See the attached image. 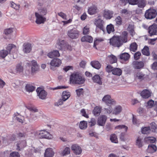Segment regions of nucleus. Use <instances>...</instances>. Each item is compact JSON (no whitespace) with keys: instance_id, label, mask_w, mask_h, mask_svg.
Here are the masks:
<instances>
[{"instance_id":"f257e3e1","label":"nucleus","mask_w":157,"mask_h":157,"mask_svg":"<svg viewBox=\"0 0 157 157\" xmlns=\"http://www.w3.org/2000/svg\"><path fill=\"white\" fill-rule=\"evenodd\" d=\"M122 36H113L110 39V44L114 47H119L123 42L127 41V33L124 31L122 33Z\"/></svg>"},{"instance_id":"f03ea898","label":"nucleus","mask_w":157,"mask_h":157,"mask_svg":"<svg viewBox=\"0 0 157 157\" xmlns=\"http://www.w3.org/2000/svg\"><path fill=\"white\" fill-rule=\"evenodd\" d=\"M50 3L49 0H38L37 11L35 13L44 16L46 15L48 13L47 7L49 6Z\"/></svg>"},{"instance_id":"7ed1b4c3","label":"nucleus","mask_w":157,"mask_h":157,"mask_svg":"<svg viewBox=\"0 0 157 157\" xmlns=\"http://www.w3.org/2000/svg\"><path fill=\"white\" fill-rule=\"evenodd\" d=\"M25 106L30 112V117L27 116L29 122H33L37 121L40 118V114L37 108L33 106L28 105Z\"/></svg>"},{"instance_id":"20e7f679","label":"nucleus","mask_w":157,"mask_h":157,"mask_svg":"<svg viewBox=\"0 0 157 157\" xmlns=\"http://www.w3.org/2000/svg\"><path fill=\"white\" fill-rule=\"evenodd\" d=\"M70 83L74 84H82L85 82L84 78L78 74L73 73L70 76Z\"/></svg>"},{"instance_id":"39448f33","label":"nucleus","mask_w":157,"mask_h":157,"mask_svg":"<svg viewBox=\"0 0 157 157\" xmlns=\"http://www.w3.org/2000/svg\"><path fill=\"white\" fill-rule=\"evenodd\" d=\"M6 49L8 53L13 56V58L17 57L18 47L16 45L12 44H9L7 45Z\"/></svg>"},{"instance_id":"423d86ee","label":"nucleus","mask_w":157,"mask_h":157,"mask_svg":"<svg viewBox=\"0 0 157 157\" xmlns=\"http://www.w3.org/2000/svg\"><path fill=\"white\" fill-rule=\"evenodd\" d=\"M157 15L156 11L152 9H149L145 12V17L147 19H151L155 18Z\"/></svg>"},{"instance_id":"0eeeda50","label":"nucleus","mask_w":157,"mask_h":157,"mask_svg":"<svg viewBox=\"0 0 157 157\" xmlns=\"http://www.w3.org/2000/svg\"><path fill=\"white\" fill-rule=\"evenodd\" d=\"M67 35L71 39H76L79 37V32L75 29H73L68 31Z\"/></svg>"},{"instance_id":"6e6552de","label":"nucleus","mask_w":157,"mask_h":157,"mask_svg":"<svg viewBox=\"0 0 157 157\" xmlns=\"http://www.w3.org/2000/svg\"><path fill=\"white\" fill-rule=\"evenodd\" d=\"M102 101L107 105H111L115 103V101L112 99L110 95H106L102 99Z\"/></svg>"},{"instance_id":"1a4fd4ad","label":"nucleus","mask_w":157,"mask_h":157,"mask_svg":"<svg viewBox=\"0 0 157 157\" xmlns=\"http://www.w3.org/2000/svg\"><path fill=\"white\" fill-rule=\"evenodd\" d=\"M36 18V22L38 24L44 23L46 21V18L44 15L35 13Z\"/></svg>"},{"instance_id":"9d476101","label":"nucleus","mask_w":157,"mask_h":157,"mask_svg":"<svg viewBox=\"0 0 157 157\" xmlns=\"http://www.w3.org/2000/svg\"><path fill=\"white\" fill-rule=\"evenodd\" d=\"M37 95L41 99H45L47 96V93L41 88H38L36 90Z\"/></svg>"},{"instance_id":"9b49d317","label":"nucleus","mask_w":157,"mask_h":157,"mask_svg":"<svg viewBox=\"0 0 157 157\" xmlns=\"http://www.w3.org/2000/svg\"><path fill=\"white\" fill-rule=\"evenodd\" d=\"M148 33L150 36L157 35V25L154 24L148 28Z\"/></svg>"},{"instance_id":"f8f14e48","label":"nucleus","mask_w":157,"mask_h":157,"mask_svg":"<svg viewBox=\"0 0 157 157\" xmlns=\"http://www.w3.org/2000/svg\"><path fill=\"white\" fill-rule=\"evenodd\" d=\"M145 62L143 61H134L133 62L132 65L133 67L136 69H141L144 67Z\"/></svg>"},{"instance_id":"ddd939ff","label":"nucleus","mask_w":157,"mask_h":157,"mask_svg":"<svg viewBox=\"0 0 157 157\" xmlns=\"http://www.w3.org/2000/svg\"><path fill=\"white\" fill-rule=\"evenodd\" d=\"M71 149L76 155H79L82 151L81 147L77 144H73L71 147Z\"/></svg>"},{"instance_id":"4468645a","label":"nucleus","mask_w":157,"mask_h":157,"mask_svg":"<svg viewBox=\"0 0 157 157\" xmlns=\"http://www.w3.org/2000/svg\"><path fill=\"white\" fill-rule=\"evenodd\" d=\"M61 63V61L58 58H55L52 59L50 63V68L52 69V67H58Z\"/></svg>"},{"instance_id":"2eb2a0df","label":"nucleus","mask_w":157,"mask_h":157,"mask_svg":"<svg viewBox=\"0 0 157 157\" xmlns=\"http://www.w3.org/2000/svg\"><path fill=\"white\" fill-rule=\"evenodd\" d=\"M107 118V117L105 115H102L101 116L98 118V124L101 126H104L105 124Z\"/></svg>"},{"instance_id":"dca6fc26","label":"nucleus","mask_w":157,"mask_h":157,"mask_svg":"<svg viewBox=\"0 0 157 157\" xmlns=\"http://www.w3.org/2000/svg\"><path fill=\"white\" fill-rule=\"evenodd\" d=\"M26 145V142L25 140H21L18 141L17 144V150L20 151L21 149L24 148Z\"/></svg>"},{"instance_id":"f3484780","label":"nucleus","mask_w":157,"mask_h":157,"mask_svg":"<svg viewBox=\"0 0 157 157\" xmlns=\"http://www.w3.org/2000/svg\"><path fill=\"white\" fill-rule=\"evenodd\" d=\"M31 44L29 43H25L23 45V51L25 53H29L32 49Z\"/></svg>"},{"instance_id":"a211bd4d","label":"nucleus","mask_w":157,"mask_h":157,"mask_svg":"<svg viewBox=\"0 0 157 157\" xmlns=\"http://www.w3.org/2000/svg\"><path fill=\"white\" fill-rule=\"evenodd\" d=\"M31 70L35 74L38 71L39 69V66L37 64L36 61L33 60L31 61Z\"/></svg>"},{"instance_id":"6ab92c4d","label":"nucleus","mask_w":157,"mask_h":157,"mask_svg":"<svg viewBox=\"0 0 157 157\" xmlns=\"http://www.w3.org/2000/svg\"><path fill=\"white\" fill-rule=\"evenodd\" d=\"M151 92L147 90H143L141 93L140 95L144 98H147L151 96Z\"/></svg>"},{"instance_id":"aec40b11","label":"nucleus","mask_w":157,"mask_h":157,"mask_svg":"<svg viewBox=\"0 0 157 157\" xmlns=\"http://www.w3.org/2000/svg\"><path fill=\"white\" fill-rule=\"evenodd\" d=\"M47 56L50 58H53L54 57H59L60 56V54L58 51L53 50L48 53Z\"/></svg>"},{"instance_id":"412c9836","label":"nucleus","mask_w":157,"mask_h":157,"mask_svg":"<svg viewBox=\"0 0 157 157\" xmlns=\"http://www.w3.org/2000/svg\"><path fill=\"white\" fill-rule=\"evenodd\" d=\"M145 75L142 72L137 71L135 72L134 74V77L136 79H139L142 80L144 79Z\"/></svg>"},{"instance_id":"4be33fe9","label":"nucleus","mask_w":157,"mask_h":157,"mask_svg":"<svg viewBox=\"0 0 157 157\" xmlns=\"http://www.w3.org/2000/svg\"><path fill=\"white\" fill-rule=\"evenodd\" d=\"M101 79V78L98 75H94L92 78L93 82L98 84L99 85H101L102 84Z\"/></svg>"},{"instance_id":"5701e85b","label":"nucleus","mask_w":157,"mask_h":157,"mask_svg":"<svg viewBox=\"0 0 157 157\" xmlns=\"http://www.w3.org/2000/svg\"><path fill=\"white\" fill-rule=\"evenodd\" d=\"M54 153L52 149L51 148L47 149L44 153V155L45 157H53L54 155Z\"/></svg>"},{"instance_id":"b1692460","label":"nucleus","mask_w":157,"mask_h":157,"mask_svg":"<svg viewBox=\"0 0 157 157\" xmlns=\"http://www.w3.org/2000/svg\"><path fill=\"white\" fill-rule=\"evenodd\" d=\"M103 23L104 22L103 21L100 19L97 20L95 22L96 26L104 32L103 26Z\"/></svg>"},{"instance_id":"393cba45","label":"nucleus","mask_w":157,"mask_h":157,"mask_svg":"<svg viewBox=\"0 0 157 157\" xmlns=\"http://www.w3.org/2000/svg\"><path fill=\"white\" fill-rule=\"evenodd\" d=\"M66 46V44L64 40H59L57 43L56 47L60 49H63L65 48Z\"/></svg>"},{"instance_id":"a878e982","label":"nucleus","mask_w":157,"mask_h":157,"mask_svg":"<svg viewBox=\"0 0 157 157\" xmlns=\"http://www.w3.org/2000/svg\"><path fill=\"white\" fill-rule=\"evenodd\" d=\"M40 135L43 137L48 139H51L52 138V136L50 133L46 131H43L40 132Z\"/></svg>"},{"instance_id":"bb28decb","label":"nucleus","mask_w":157,"mask_h":157,"mask_svg":"<svg viewBox=\"0 0 157 157\" xmlns=\"http://www.w3.org/2000/svg\"><path fill=\"white\" fill-rule=\"evenodd\" d=\"M98 11V9L95 6H93L89 7L88 10V13L90 15H93L96 13Z\"/></svg>"},{"instance_id":"cd10ccee","label":"nucleus","mask_w":157,"mask_h":157,"mask_svg":"<svg viewBox=\"0 0 157 157\" xmlns=\"http://www.w3.org/2000/svg\"><path fill=\"white\" fill-rule=\"evenodd\" d=\"M157 149L155 145L151 144L148 145L147 149V151L149 153H152L155 152Z\"/></svg>"},{"instance_id":"c85d7f7f","label":"nucleus","mask_w":157,"mask_h":157,"mask_svg":"<svg viewBox=\"0 0 157 157\" xmlns=\"http://www.w3.org/2000/svg\"><path fill=\"white\" fill-rule=\"evenodd\" d=\"M90 65L92 66L97 69H99L101 67L100 63L97 61H93L90 62Z\"/></svg>"},{"instance_id":"c756f323","label":"nucleus","mask_w":157,"mask_h":157,"mask_svg":"<svg viewBox=\"0 0 157 157\" xmlns=\"http://www.w3.org/2000/svg\"><path fill=\"white\" fill-rule=\"evenodd\" d=\"M113 13L112 11L109 10H105L104 13L105 17L107 19H110L113 16Z\"/></svg>"},{"instance_id":"7c9ffc66","label":"nucleus","mask_w":157,"mask_h":157,"mask_svg":"<svg viewBox=\"0 0 157 157\" xmlns=\"http://www.w3.org/2000/svg\"><path fill=\"white\" fill-rule=\"evenodd\" d=\"M71 96L70 93L67 91H64L62 94V98L63 101H66Z\"/></svg>"},{"instance_id":"2f4dec72","label":"nucleus","mask_w":157,"mask_h":157,"mask_svg":"<svg viewBox=\"0 0 157 157\" xmlns=\"http://www.w3.org/2000/svg\"><path fill=\"white\" fill-rule=\"evenodd\" d=\"M122 108L121 106H117L115 107L113 110V113L115 115H117L120 113L121 112Z\"/></svg>"},{"instance_id":"473e14b6","label":"nucleus","mask_w":157,"mask_h":157,"mask_svg":"<svg viewBox=\"0 0 157 157\" xmlns=\"http://www.w3.org/2000/svg\"><path fill=\"white\" fill-rule=\"evenodd\" d=\"M93 38L90 36H85L82 37L81 40L82 42L86 41L89 43H91L93 41Z\"/></svg>"},{"instance_id":"72a5a7b5","label":"nucleus","mask_w":157,"mask_h":157,"mask_svg":"<svg viewBox=\"0 0 157 157\" xmlns=\"http://www.w3.org/2000/svg\"><path fill=\"white\" fill-rule=\"evenodd\" d=\"M136 145L139 147H141L143 145V138L139 136L137 137L136 141Z\"/></svg>"},{"instance_id":"f704fd0d","label":"nucleus","mask_w":157,"mask_h":157,"mask_svg":"<svg viewBox=\"0 0 157 157\" xmlns=\"http://www.w3.org/2000/svg\"><path fill=\"white\" fill-rule=\"evenodd\" d=\"M109 106L104 108L103 109V112L105 114H110L113 112V109L111 105H108Z\"/></svg>"},{"instance_id":"c9c22d12","label":"nucleus","mask_w":157,"mask_h":157,"mask_svg":"<svg viewBox=\"0 0 157 157\" xmlns=\"http://www.w3.org/2000/svg\"><path fill=\"white\" fill-rule=\"evenodd\" d=\"M101 108L100 106H96L93 110V113L96 116H98L100 113Z\"/></svg>"},{"instance_id":"e433bc0d","label":"nucleus","mask_w":157,"mask_h":157,"mask_svg":"<svg viewBox=\"0 0 157 157\" xmlns=\"http://www.w3.org/2000/svg\"><path fill=\"white\" fill-rule=\"evenodd\" d=\"M35 88L34 86L30 84H27L25 87L26 90L29 92H32L35 90Z\"/></svg>"},{"instance_id":"4c0bfd02","label":"nucleus","mask_w":157,"mask_h":157,"mask_svg":"<svg viewBox=\"0 0 157 157\" xmlns=\"http://www.w3.org/2000/svg\"><path fill=\"white\" fill-rule=\"evenodd\" d=\"M112 73L113 74L115 75L120 76L121 75L122 71L120 68H115L113 70Z\"/></svg>"},{"instance_id":"58836bf2","label":"nucleus","mask_w":157,"mask_h":157,"mask_svg":"<svg viewBox=\"0 0 157 157\" xmlns=\"http://www.w3.org/2000/svg\"><path fill=\"white\" fill-rule=\"evenodd\" d=\"M141 132L143 134H148L151 132V129L150 127H143L141 129Z\"/></svg>"},{"instance_id":"ea45409f","label":"nucleus","mask_w":157,"mask_h":157,"mask_svg":"<svg viewBox=\"0 0 157 157\" xmlns=\"http://www.w3.org/2000/svg\"><path fill=\"white\" fill-rule=\"evenodd\" d=\"M87 122L85 121H82L80 122L79 127L81 129H85L87 127Z\"/></svg>"},{"instance_id":"a19ab883","label":"nucleus","mask_w":157,"mask_h":157,"mask_svg":"<svg viewBox=\"0 0 157 157\" xmlns=\"http://www.w3.org/2000/svg\"><path fill=\"white\" fill-rule=\"evenodd\" d=\"M108 59L110 63H116L117 61V59L116 56L113 55L108 56Z\"/></svg>"},{"instance_id":"79ce46f5","label":"nucleus","mask_w":157,"mask_h":157,"mask_svg":"<svg viewBox=\"0 0 157 157\" xmlns=\"http://www.w3.org/2000/svg\"><path fill=\"white\" fill-rule=\"evenodd\" d=\"M13 32V29L12 28H9L5 29L4 31V33L6 36H8L10 35Z\"/></svg>"},{"instance_id":"37998d69","label":"nucleus","mask_w":157,"mask_h":157,"mask_svg":"<svg viewBox=\"0 0 157 157\" xmlns=\"http://www.w3.org/2000/svg\"><path fill=\"white\" fill-rule=\"evenodd\" d=\"M129 57V55L127 53H123L121 54L120 56L121 59L125 61L128 60Z\"/></svg>"},{"instance_id":"c03bdc74","label":"nucleus","mask_w":157,"mask_h":157,"mask_svg":"<svg viewBox=\"0 0 157 157\" xmlns=\"http://www.w3.org/2000/svg\"><path fill=\"white\" fill-rule=\"evenodd\" d=\"M8 51L7 50H1L0 51V57L4 59L8 55Z\"/></svg>"},{"instance_id":"a18cd8bd","label":"nucleus","mask_w":157,"mask_h":157,"mask_svg":"<svg viewBox=\"0 0 157 157\" xmlns=\"http://www.w3.org/2000/svg\"><path fill=\"white\" fill-rule=\"evenodd\" d=\"M106 30L109 34L113 32L114 29L113 25L111 24L108 25L106 27Z\"/></svg>"},{"instance_id":"49530a36","label":"nucleus","mask_w":157,"mask_h":157,"mask_svg":"<svg viewBox=\"0 0 157 157\" xmlns=\"http://www.w3.org/2000/svg\"><path fill=\"white\" fill-rule=\"evenodd\" d=\"M24 74L25 76L31 77L33 76L34 73L30 69H27L24 73Z\"/></svg>"},{"instance_id":"de8ad7c7","label":"nucleus","mask_w":157,"mask_h":157,"mask_svg":"<svg viewBox=\"0 0 157 157\" xmlns=\"http://www.w3.org/2000/svg\"><path fill=\"white\" fill-rule=\"evenodd\" d=\"M110 139L111 142L115 143H118V140L117 137L114 134H112L110 136Z\"/></svg>"},{"instance_id":"09e8293b","label":"nucleus","mask_w":157,"mask_h":157,"mask_svg":"<svg viewBox=\"0 0 157 157\" xmlns=\"http://www.w3.org/2000/svg\"><path fill=\"white\" fill-rule=\"evenodd\" d=\"M127 30L130 33L131 35L132 36L135 34L134 29V25H129L127 28Z\"/></svg>"},{"instance_id":"8fccbe9b","label":"nucleus","mask_w":157,"mask_h":157,"mask_svg":"<svg viewBox=\"0 0 157 157\" xmlns=\"http://www.w3.org/2000/svg\"><path fill=\"white\" fill-rule=\"evenodd\" d=\"M16 70L19 73L22 72L23 70V67L21 64L20 63L17 64L16 66Z\"/></svg>"},{"instance_id":"3c124183","label":"nucleus","mask_w":157,"mask_h":157,"mask_svg":"<svg viewBox=\"0 0 157 157\" xmlns=\"http://www.w3.org/2000/svg\"><path fill=\"white\" fill-rule=\"evenodd\" d=\"M137 45L134 42L131 44L130 45V50L133 52H135L137 49Z\"/></svg>"},{"instance_id":"603ef678","label":"nucleus","mask_w":157,"mask_h":157,"mask_svg":"<svg viewBox=\"0 0 157 157\" xmlns=\"http://www.w3.org/2000/svg\"><path fill=\"white\" fill-rule=\"evenodd\" d=\"M145 140L147 143H153L155 142L156 139L153 137H147L145 138Z\"/></svg>"},{"instance_id":"864d4df0","label":"nucleus","mask_w":157,"mask_h":157,"mask_svg":"<svg viewBox=\"0 0 157 157\" xmlns=\"http://www.w3.org/2000/svg\"><path fill=\"white\" fill-rule=\"evenodd\" d=\"M142 53L144 55L148 56L149 55V48L147 46H145L142 50Z\"/></svg>"},{"instance_id":"5fc2aeb1","label":"nucleus","mask_w":157,"mask_h":157,"mask_svg":"<svg viewBox=\"0 0 157 157\" xmlns=\"http://www.w3.org/2000/svg\"><path fill=\"white\" fill-rule=\"evenodd\" d=\"M138 0H124V1L125 3L124 5L126 4V3L128 2V3L131 5H134L136 4L137 3V1Z\"/></svg>"},{"instance_id":"6e6d98bb","label":"nucleus","mask_w":157,"mask_h":157,"mask_svg":"<svg viewBox=\"0 0 157 157\" xmlns=\"http://www.w3.org/2000/svg\"><path fill=\"white\" fill-rule=\"evenodd\" d=\"M145 6V2L144 0H139L138 2V6L139 7L143 8Z\"/></svg>"},{"instance_id":"4d7b16f0","label":"nucleus","mask_w":157,"mask_h":157,"mask_svg":"<svg viewBox=\"0 0 157 157\" xmlns=\"http://www.w3.org/2000/svg\"><path fill=\"white\" fill-rule=\"evenodd\" d=\"M70 149L68 147H66L64 149L62 153V155L63 156L66 155L70 153Z\"/></svg>"},{"instance_id":"13d9d810","label":"nucleus","mask_w":157,"mask_h":157,"mask_svg":"<svg viewBox=\"0 0 157 157\" xmlns=\"http://www.w3.org/2000/svg\"><path fill=\"white\" fill-rule=\"evenodd\" d=\"M19 153L17 151H13L11 152L9 155V157H20Z\"/></svg>"},{"instance_id":"bf43d9fd","label":"nucleus","mask_w":157,"mask_h":157,"mask_svg":"<svg viewBox=\"0 0 157 157\" xmlns=\"http://www.w3.org/2000/svg\"><path fill=\"white\" fill-rule=\"evenodd\" d=\"M65 101H63V99L60 98L55 103V105L56 106H59V105H62L63 104V102Z\"/></svg>"},{"instance_id":"052dcab7","label":"nucleus","mask_w":157,"mask_h":157,"mask_svg":"<svg viewBox=\"0 0 157 157\" xmlns=\"http://www.w3.org/2000/svg\"><path fill=\"white\" fill-rule=\"evenodd\" d=\"M104 40V39L101 38H98L96 40L94 41V47L97 48L96 45L98 44V43L102 42Z\"/></svg>"},{"instance_id":"680f3d73","label":"nucleus","mask_w":157,"mask_h":157,"mask_svg":"<svg viewBox=\"0 0 157 157\" xmlns=\"http://www.w3.org/2000/svg\"><path fill=\"white\" fill-rule=\"evenodd\" d=\"M11 6L13 8L16 10H18L19 8V5H17L13 2H10Z\"/></svg>"},{"instance_id":"e2e57ef3","label":"nucleus","mask_w":157,"mask_h":157,"mask_svg":"<svg viewBox=\"0 0 157 157\" xmlns=\"http://www.w3.org/2000/svg\"><path fill=\"white\" fill-rule=\"evenodd\" d=\"M17 136L21 138H26L27 137V135L25 132H19L17 133Z\"/></svg>"},{"instance_id":"0e129e2a","label":"nucleus","mask_w":157,"mask_h":157,"mask_svg":"<svg viewBox=\"0 0 157 157\" xmlns=\"http://www.w3.org/2000/svg\"><path fill=\"white\" fill-rule=\"evenodd\" d=\"M83 34H88L89 32V27L86 26L83 28Z\"/></svg>"},{"instance_id":"69168bd1","label":"nucleus","mask_w":157,"mask_h":157,"mask_svg":"<svg viewBox=\"0 0 157 157\" xmlns=\"http://www.w3.org/2000/svg\"><path fill=\"white\" fill-rule=\"evenodd\" d=\"M89 135L90 136H94L96 138H98V134L95 132L92 131L90 130L89 132Z\"/></svg>"},{"instance_id":"338daca9","label":"nucleus","mask_w":157,"mask_h":157,"mask_svg":"<svg viewBox=\"0 0 157 157\" xmlns=\"http://www.w3.org/2000/svg\"><path fill=\"white\" fill-rule=\"evenodd\" d=\"M114 68L112 67L110 65H108L106 67V71L107 72H113V71L114 69Z\"/></svg>"},{"instance_id":"774afa93","label":"nucleus","mask_w":157,"mask_h":157,"mask_svg":"<svg viewBox=\"0 0 157 157\" xmlns=\"http://www.w3.org/2000/svg\"><path fill=\"white\" fill-rule=\"evenodd\" d=\"M151 129L152 131H154V130L157 129V124L154 122H152L150 124Z\"/></svg>"}]
</instances>
